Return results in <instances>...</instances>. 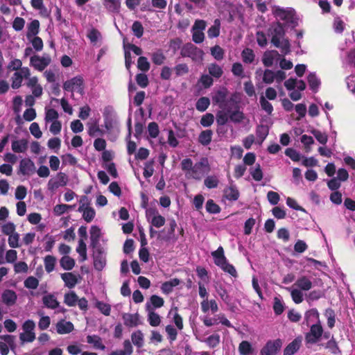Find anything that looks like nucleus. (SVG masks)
Returning a JSON list of instances; mask_svg holds the SVG:
<instances>
[{
  "instance_id": "f257e3e1",
  "label": "nucleus",
  "mask_w": 355,
  "mask_h": 355,
  "mask_svg": "<svg viewBox=\"0 0 355 355\" xmlns=\"http://www.w3.org/2000/svg\"><path fill=\"white\" fill-rule=\"evenodd\" d=\"M268 35L271 36V43L276 48L281 49V52L287 55L291 52V44L288 38H285L286 31L284 24L280 21L273 23L268 29Z\"/></svg>"
},
{
  "instance_id": "f03ea898",
  "label": "nucleus",
  "mask_w": 355,
  "mask_h": 355,
  "mask_svg": "<svg viewBox=\"0 0 355 355\" xmlns=\"http://www.w3.org/2000/svg\"><path fill=\"white\" fill-rule=\"evenodd\" d=\"M63 89L67 92H71V97L73 96V92L76 91L80 95H83L84 91V80L81 76H75L63 83Z\"/></svg>"
},
{
  "instance_id": "7ed1b4c3",
  "label": "nucleus",
  "mask_w": 355,
  "mask_h": 355,
  "mask_svg": "<svg viewBox=\"0 0 355 355\" xmlns=\"http://www.w3.org/2000/svg\"><path fill=\"white\" fill-rule=\"evenodd\" d=\"M273 15L276 18L284 21L286 23L293 24L294 16L295 15V10L291 8H283L279 6L275 7Z\"/></svg>"
},
{
  "instance_id": "20e7f679",
  "label": "nucleus",
  "mask_w": 355,
  "mask_h": 355,
  "mask_svg": "<svg viewBox=\"0 0 355 355\" xmlns=\"http://www.w3.org/2000/svg\"><path fill=\"white\" fill-rule=\"evenodd\" d=\"M323 333L322 327L320 323L313 324L310 331L305 335V341L309 344L316 343L321 338Z\"/></svg>"
},
{
  "instance_id": "39448f33",
  "label": "nucleus",
  "mask_w": 355,
  "mask_h": 355,
  "mask_svg": "<svg viewBox=\"0 0 355 355\" xmlns=\"http://www.w3.org/2000/svg\"><path fill=\"white\" fill-rule=\"evenodd\" d=\"M203 51L191 43L185 44L181 49L180 55L182 58H191L193 60L197 56H201Z\"/></svg>"
},
{
  "instance_id": "423d86ee",
  "label": "nucleus",
  "mask_w": 355,
  "mask_h": 355,
  "mask_svg": "<svg viewBox=\"0 0 355 355\" xmlns=\"http://www.w3.org/2000/svg\"><path fill=\"white\" fill-rule=\"evenodd\" d=\"M93 251V259H94V266L96 270L101 271L103 269L106 264V259L103 254V248H92Z\"/></svg>"
},
{
  "instance_id": "0eeeda50",
  "label": "nucleus",
  "mask_w": 355,
  "mask_h": 355,
  "mask_svg": "<svg viewBox=\"0 0 355 355\" xmlns=\"http://www.w3.org/2000/svg\"><path fill=\"white\" fill-rule=\"evenodd\" d=\"M241 94L234 92L229 99L226 100L225 105H221V109L227 112H230L232 110L239 109V104L241 103Z\"/></svg>"
},
{
  "instance_id": "6e6552de",
  "label": "nucleus",
  "mask_w": 355,
  "mask_h": 355,
  "mask_svg": "<svg viewBox=\"0 0 355 355\" xmlns=\"http://www.w3.org/2000/svg\"><path fill=\"white\" fill-rule=\"evenodd\" d=\"M209 167L208 159L207 158H202L200 162H196L191 171V177L197 180H200L202 178V175L204 173L203 168Z\"/></svg>"
},
{
  "instance_id": "1a4fd4ad",
  "label": "nucleus",
  "mask_w": 355,
  "mask_h": 355,
  "mask_svg": "<svg viewBox=\"0 0 355 355\" xmlns=\"http://www.w3.org/2000/svg\"><path fill=\"white\" fill-rule=\"evenodd\" d=\"M35 171L34 162L29 158H24L21 159L19 166L18 174L23 175H31Z\"/></svg>"
},
{
  "instance_id": "9d476101",
  "label": "nucleus",
  "mask_w": 355,
  "mask_h": 355,
  "mask_svg": "<svg viewBox=\"0 0 355 355\" xmlns=\"http://www.w3.org/2000/svg\"><path fill=\"white\" fill-rule=\"evenodd\" d=\"M50 62L49 57H40L37 55H34L30 59V64L40 71H43Z\"/></svg>"
},
{
  "instance_id": "9b49d317",
  "label": "nucleus",
  "mask_w": 355,
  "mask_h": 355,
  "mask_svg": "<svg viewBox=\"0 0 355 355\" xmlns=\"http://www.w3.org/2000/svg\"><path fill=\"white\" fill-rule=\"evenodd\" d=\"M282 347V340L268 341L261 350V355H275Z\"/></svg>"
},
{
  "instance_id": "f8f14e48",
  "label": "nucleus",
  "mask_w": 355,
  "mask_h": 355,
  "mask_svg": "<svg viewBox=\"0 0 355 355\" xmlns=\"http://www.w3.org/2000/svg\"><path fill=\"white\" fill-rule=\"evenodd\" d=\"M16 293L10 289L5 290L1 295L2 302L8 306L14 305L17 301Z\"/></svg>"
},
{
  "instance_id": "ddd939ff",
  "label": "nucleus",
  "mask_w": 355,
  "mask_h": 355,
  "mask_svg": "<svg viewBox=\"0 0 355 355\" xmlns=\"http://www.w3.org/2000/svg\"><path fill=\"white\" fill-rule=\"evenodd\" d=\"M146 309L148 312V321L150 326L157 327L161 323V318L159 314L152 311L151 306L148 304H146Z\"/></svg>"
},
{
  "instance_id": "4468645a",
  "label": "nucleus",
  "mask_w": 355,
  "mask_h": 355,
  "mask_svg": "<svg viewBox=\"0 0 355 355\" xmlns=\"http://www.w3.org/2000/svg\"><path fill=\"white\" fill-rule=\"evenodd\" d=\"M101 238V230L98 227L94 225L92 226L90 229V246L92 248H98L101 247V244L99 243Z\"/></svg>"
},
{
  "instance_id": "2eb2a0df",
  "label": "nucleus",
  "mask_w": 355,
  "mask_h": 355,
  "mask_svg": "<svg viewBox=\"0 0 355 355\" xmlns=\"http://www.w3.org/2000/svg\"><path fill=\"white\" fill-rule=\"evenodd\" d=\"M302 344V338L297 337L290 343L284 349V355H293L300 349Z\"/></svg>"
},
{
  "instance_id": "dca6fc26",
  "label": "nucleus",
  "mask_w": 355,
  "mask_h": 355,
  "mask_svg": "<svg viewBox=\"0 0 355 355\" xmlns=\"http://www.w3.org/2000/svg\"><path fill=\"white\" fill-rule=\"evenodd\" d=\"M61 278L64 282L65 286L73 288L78 283V277L72 272H64L61 275Z\"/></svg>"
},
{
  "instance_id": "f3484780",
  "label": "nucleus",
  "mask_w": 355,
  "mask_h": 355,
  "mask_svg": "<svg viewBox=\"0 0 355 355\" xmlns=\"http://www.w3.org/2000/svg\"><path fill=\"white\" fill-rule=\"evenodd\" d=\"M87 127V133L92 137L98 136L102 137L105 134L104 130L100 128L98 122L96 120L92 123H88Z\"/></svg>"
},
{
  "instance_id": "a211bd4d",
  "label": "nucleus",
  "mask_w": 355,
  "mask_h": 355,
  "mask_svg": "<svg viewBox=\"0 0 355 355\" xmlns=\"http://www.w3.org/2000/svg\"><path fill=\"white\" fill-rule=\"evenodd\" d=\"M56 330L59 334H69L73 330V324L71 322L61 320L57 323Z\"/></svg>"
},
{
  "instance_id": "6ab92c4d",
  "label": "nucleus",
  "mask_w": 355,
  "mask_h": 355,
  "mask_svg": "<svg viewBox=\"0 0 355 355\" xmlns=\"http://www.w3.org/2000/svg\"><path fill=\"white\" fill-rule=\"evenodd\" d=\"M239 196L240 193L235 185H230L224 189V197L230 201H236Z\"/></svg>"
},
{
  "instance_id": "aec40b11",
  "label": "nucleus",
  "mask_w": 355,
  "mask_h": 355,
  "mask_svg": "<svg viewBox=\"0 0 355 355\" xmlns=\"http://www.w3.org/2000/svg\"><path fill=\"white\" fill-rule=\"evenodd\" d=\"M295 286H296L300 291H309L313 286L312 282L310 279L306 276H301L299 277L295 283Z\"/></svg>"
},
{
  "instance_id": "412c9836",
  "label": "nucleus",
  "mask_w": 355,
  "mask_h": 355,
  "mask_svg": "<svg viewBox=\"0 0 355 355\" xmlns=\"http://www.w3.org/2000/svg\"><path fill=\"white\" fill-rule=\"evenodd\" d=\"M123 319L126 327H133L139 324V316L138 313H125L123 315Z\"/></svg>"
},
{
  "instance_id": "4be33fe9",
  "label": "nucleus",
  "mask_w": 355,
  "mask_h": 355,
  "mask_svg": "<svg viewBox=\"0 0 355 355\" xmlns=\"http://www.w3.org/2000/svg\"><path fill=\"white\" fill-rule=\"evenodd\" d=\"M11 148L14 153H24L28 148V141L25 139L15 140L12 142Z\"/></svg>"
},
{
  "instance_id": "5701e85b",
  "label": "nucleus",
  "mask_w": 355,
  "mask_h": 355,
  "mask_svg": "<svg viewBox=\"0 0 355 355\" xmlns=\"http://www.w3.org/2000/svg\"><path fill=\"white\" fill-rule=\"evenodd\" d=\"M212 136H213V131L211 130H202L199 134L198 139V142L201 145H202L204 146H207L211 143Z\"/></svg>"
},
{
  "instance_id": "b1692460",
  "label": "nucleus",
  "mask_w": 355,
  "mask_h": 355,
  "mask_svg": "<svg viewBox=\"0 0 355 355\" xmlns=\"http://www.w3.org/2000/svg\"><path fill=\"white\" fill-rule=\"evenodd\" d=\"M44 305L51 309H55L58 307L59 302L53 294H48L42 297Z\"/></svg>"
},
{
  "instance_id": "393cba45",
  "label": "nucleus",
  "mask_w": 355,
  "mask_h": 355,
  "mask_svg": "<svg viewBox=\"0 0 355 355\" xmlns=\"http://www.w3.org/2000/svg\"><path fill=\"white\" fill-rule=\"evenodd\" d=\"M103 5L109 12L118 13L120 10L121 0H103Z\"/></svg>"
},
{
  "instance_id": "a878e982",
  "label": "nucleus",
  "mask_w": 355,
  "mask_h": 355,
  "mask_svg": "<svg viewBox=\"0 0 355 355\" xmlns=\"http://www.w3.org/2000/svg\"><path fill=\"white\" fill-rule=\"evenodd\" d=\"M87 342L92 344L96 349L105 350V346L102 343L101 338L98 335H89L87 336Z\"/></svg>"
},
{
  "instance_id": "bb28decb",
  "label": "nucleus",
  "mask_w": 355,
  "mask_h": 355,
  "mask_svg": "<svg viewBox=\"0 0 355 355\" xmlns=\"http://www.w3.org/2000/svg\"><path fill=\"white\" fill-rule=\"evenodd\" d=\"M325 349H328V351L334 354V355H339L341 354V350L338 345V343L335 340V338L332 336L331 338L324 345Z\"/></svg>"
},
{
  "instance_id": "cd10ccee",
  "label": "nucleus",
  "mask_w": 355,
  "mask_h": 355,
  "mask_svg": "<svg viewBox=\"0 0 355 355\" xmlns=\"http://www.w3.org/2000/svg\"><path fill=\"white\" fill-rule=\"evenodd\" d=\"M227 95V89L226 88H223V89L217 91L215 96L213 97V101L217 104H218L220 108H221L222 105H225L226 101V98Z\"/></svg>"
},
{
  "instance_id": "c85d7f7f",
  "label": "nucleus",
  "mask_w": 355,
  "mask_h": 355,
  "mask_svg": "<svg viewBox=\"0 0 355 355\" xmlns=\"http://www.w3.org/2000/svg\"><path fill=\"white\" fill-rule=\"evenodd\" d=\"M211 256L214 259V263L218 266V265H221L222 262L227 260L224 254V250L222 246H219L218 249L211 252Z\"/></svg>"
},
{
  "instance_id": "c756f323",
  "label": "nucleus",
  "mask_w": 355,
  "mask_h": 355,
  "mask_svg": "<svg viewBox=\"0 0 355 355\" xmlns=\"http://www.w3.org/2000/svg\"><path fill=\"white\" fill-rule=\"evenodd\" d=\"M40 22L37 19L33 20L28 26L26 37L28 39L35 36L39 33Z\"/></svg>"
},
{
  "instance_id": "7c9ffc66",
  "label": "nucleus",
  "mask_w": 355,
  "mask_h": 355,
  "mask_svg": "<svg viewBox=\"0 0 355 355\" xmlns=\"http://www.w3.org/2000/svg\"><path fill=\"white\" fill-rule=\"evenodd\" d=\"M306 324L309 325L310 322H319V313L316 309H311L307 311L304 316Z\"/></svg>"
},
{
  "instance_id": "2f4dec72",
  "label": "nucleus",
  "mask_w": 355,
  "mask_h": 355,
  "mask_svg": "<svg viewBox=\"0 0 355 355\" xmlns=\"http://www.w3.org/2000/svg\"><path fill=\"white\" fill-rule=\"evenodd\" d=\"M241 58L244 63L251 64L254 60L255 55L252 49L245 48L241 52Z\"/></svg>"
},
{
  "instance_id": "473e14b6",
  "label": "nucleus",
  "mask_w": 355,
  "mask_h": 355,
  "mask_svg": "<svg viewBox=\"0 0 355 355\" xmlns=\"http://www.w3.org/2000/svg\"><path fill=\"white\" fill-rule=\"evenodd\" d=\"M307 81L310 89L316 92L320 85V81L314 73H310L307 76Z\"/></svg>"
},
{
  "instance_id": "72a5a7b5",
  "label": "nucleus",
  "mask_w": 355,
  "mask_h": 355,
  "mask_svg": "<svg viewBox=\"0 0 355 355\" xmlns=\"http://www.w3.org/2000/svg\"><path fill=\"white\" fill-rule=\"evenodd\" d=\"M220 21L218 19L214 20L213 26L209 28L207 35L209 38L217 37L220 35Z\"/></svg>"
},
{
  "instance_id": "f704fd0d",
  "label": "nucleus",
  "mask_w": 355,
  "mask_h": 355,
  "mask_svg": "<svg viewBox=\"0 0 355 355\" xmlns=\"http://www.w3.org/2000/svg\"><path fill=\"white\" fill-rule=\"evenodd\" d=\"M269 133V128L266 125H259L256 128L257 137L260 139V143H262L267 137Z\"/></svg>"
},
{
  "instance_id": "c9c22d12",
  "label": "nucleus",
  "mask_w": 355,
  "mask_h": 355,
  "mask_svg": "<svg viewBox=\"0 0 355 355\" xmlns=\"http://www.w3.org/2000/svg\"><path fill=\"white\" fill-rule=\"evenodd\" d=\"M78 295L74 291H70L65 293L64 297V302L69 306H74L78 302Z\"/></svg>"
},
{
  "instance_id": "e433bc0d",
  "label": "nucleus",
  "mask_w": 355,
  "mask_h": 355,
  "mask_svg": "<svg viewBox=\"0 0 355 355\" xmlns=\"http://www.w3.org/2000/svg\"><path fill=\"white\" fill-rule=\"evenodd\" d=\"M152 308V311H154L155 309L161 308L164 306V299L158 296L157 295H153L150 297V302H148Z\"/></svg>"
},
{
  "instance_id": "4c0bfd02",
  "label": "nucleus",
  "mask_w": 355,
  "mask_h": 355,
  "mask_svg": "<svg viewBox=\"0 0 355 355\" xmlns=\"http://www.w3.org/2000/svg\"><path fill=\"white\" fill-rule=\"evenodd\" d=\"M239 351L241 355H250L253 353V348L250 342L243 340L239 344Z\"/></svg>"
},
{
  "instance_id": "58836bf2",
  "label": "nucleus",
  "mask_w": 355,
  "mask_h": 355,
  "mask_svg": "<svg viewBox=\"0 0 355 355\" xmlns=\"http://www.w3.org/2000/svg\"><path fill=\"white\" fill-rule=\"evenodd\" d=\"M60 263L61 267L66 270H72L75 266V260L69 256L62 257Z\"/></svg>"
},
{
  "instance_id": "ea45409f",
  "label": "nucleus",
  "mask_w": 355,
  "mask_h": 355,
  "mask_svg": "<svg viewBox=\"0 0 355 355\" xmlns=\"http://www.w3.org/2000/svg\"><path fill=\"white\" fill-rule=\"evenodd\" d=\"M45 270L47 272H51L55 269L56 259L52 255H46L44 259Z\"/></svg>"
},
{
  "instance_id": "a19ab883",
  "label": "nucleus",
  "mask_w": 355,
  "mask_h": 355,
  "mask_svg": "<svg viewBox=\"0 0 355 355\" xmlns=\"http://www.w3.org/2000/svg\"><path fill=\"white\" fill-rule=\"evenodd\" d=\"M229 114L230 119L234 123H241L245 118V115L242 111L239 109H234V110H231L230 112H227Z\"/></svg>"
},
{
  "instance_id": "79ce46f5",
  "label": "nucleus",
  "mask_w": 355,
  "mask_h": 355,
  "mask_svg": "<svg viewBox=\"0 0 355 355\" xmlns=\"http://www.w3.org/2000/svg\"><path fill=\"white\" fill-rule=\"evenodd\" d=\"M218 266L220 267L224 272H227L234 277H236L238 276L236 268L232 264L230 263L227 260L222 262V264L218 265Z\"/></svg>"
},
{
  "instance_id": "37998d69",
  "label": "nucleus",
  "mask_w": 355,
  "mask_h": 355,
  "mask_svg": "<svg viewBox=\"0 0 355 355\" xmlns=\"http://www.w3.org/2000/svg\"><path fill=\"white\" fill-rule=\"evenodd\" d=\"M210 105V100L208 97H200L196 103V108L199 112H205Z\"/></svg>"
},
{
  "instance_id": "c03bdc74",
  "label": "nucleus",
  "mask_w": 355,
  "mask_h": 355,
  "mask_svg": "<svg viewBox=\"0 0 355 355\" xmlns=\"http://www.w3.org/2000/svg\"><path fill=\"white\" fill-rule=\"evenodd\" d=\"M132 341L137 347H141L144 345V335L140 330L132 334Z\"/></svg>"
},
{
  "instance_id": "a18cd8bd",
  "label": "nucleus",
  "mask_w": 355,
  "mask_h": 355,
  "mask_svg": "<svg viewBox=\"0 0 355 355\" xmlns=\"http://www.w3.org/2000/svg\"><path fill=\"white\" fill-rule=\"evenodd\" d=\"M209 73L211 76H214L216 78H220L223 74L222 68L218 65L217 64L212 63L208 67Z\"/></svg>"
},
{
  "instance_id": "49530a36",
  "label": "nucleus",
  "mask_w": 355,
  "mask_h": 355,
  "mask_svg": "<svg viewBox=\"0 0 355 355\" xmlns=\"http://www.w3.org/2000/svg\"><path fill=\"white\" fill-rule=\"evenodd\" d=\"M206 210L209 214H218L220 212V207L212 199H209L206 202Z\"/></svg>"
},
{
  "instance_id": "de8ad7c7",
  "label": "nucleus",
  "mask_w": 355,
  "mask_h": 355,
  "mask_svg": "<svg viewBox=\"0 0 355 355\" xmlns=\"http://www.w3.org/2000/svg\"><path fill=\"white\" fill-rule=\"evenodd\" d=\"M11 87L13 89H19L21 86L23 81L21 73H19V71L15 72L11 78Z\"/></svg>"
},
{
  "instance_id": "09e8293b",
  "label": "nucleus",
  "mask_w": 355,
  "mask_h": 355,
  "mask_svg": "<svg viewBox=\"0 0 355 355\" xmlns=\"http://www.w3.org/2000/svg\"><path fill=\"white\" fill-rule=\"evenodd\" d=\"M135 80L141 88H146L149 84L148 78L144 73H137L135 76Z\"/></svg>"
},
{
  "instance_id": "8fccbe9b",
  "label": "nucleus",
  "mask_w": 355,
  "mask_h": 355,
  "mask_svg": "<svg viewBox=\"0 0 355 355\" xmlns=\"http://www.w3.org/2000/svg\"><path fill=\"white\" fill-rule=\"evenodd\" d=\"M211 54L216 60H221L224 58L225 51L219 45H215L211 48Z\"/></svg>"
},
{
  "instance_id": "3c124183",
  "label": "nucleus",
  "mask_w": 355,
  "mask_h": 355,
  "mask_svg": "<svg viewBox=\"0 0 355 355\" xmlns=\"http://www.w3.org/2000/svg\"><path fill=\"white\" fill-rule=\"evenodd\" d=\"M150 64L147 58L140 56L137 60V68L141 71L146 72L150 69Z\"/></svg>"
},
{
  "instance_id": "603ef678",
  "label": "nucleus",
  "mask_w": 355,
  "mask_h": 355,
  "mask_svg": "<svg viewBox=\"0 0 355 355\" xmlns=\"http://www.w3.org/2000/svg\"><path fill=\"white\" fill-rule=\"evenodd\" d=\"M132 31L134 35L137 38H141L142 37V35H144V29L142 24L140 21H135L132 24Z\"/></svg>"
},
{
  "instance_id": "864d4df0",
  "label": "nucleus",
  "mask_w": 355,
  "mask_h": 355,
  "mask_svg": "<svg viewBox=\"0 0 355 355\" xmlns=\"http://www.w3.org/2000/svg\"><path fill=\"white\" fill-rule=\"evenodd\" d=\"M152 61L156 65H161L164 62L166 57L161 50H159L152 54Z\"/></svg>"
},
{
  "instance_id": "5fc2aeb1",
  "label": "nucleus",
  "mask_w": 355,
  "mask_h": 355,
  "mask_svg": "<svg viewBox=\"0 0 355 355\" xmlns=\"http://www.w3.org/2000/svg\"><path fill=\"white\" fill-rule=\"evenodd\" d=\"M169 226H170V228L168 231V235L163 236L162 238V240L166 241H168L171 239L174 238L175 228L177 227L176 221L174 219L171 220L169 222Z\"/></svg>"
},
{
  "instance_id": "6e6d98bb",
  "label": "nucleus",
  "mask_w": 355,
  "mask_h": 355,
  "mask_svg": "<svg viewBox=\"0 0 355 355\" xmlns=\"http://www.w3.org/2000/svg\"><path fill=\"white\" fill-rule=\"evenodd\" d=\"M311 133L319 143L322 144H327L328 140V136L326 133L322 132L320 130L316 129L311 130Z\"/></svg>"
},
{
  "instance_id": "4d7b16f0",
  "label": "nucleus",
  "mask_w": 355,
  "mask_h": 355,
  "mask_svg": "<svg viewBox=\"0 0 355 355\" xmlns=\"http://www.w3.org/2000/svg\"><path fill=\"white\" fill-rule=\"evenodd\" d=\"M205 342L211 348H214L220 343V336L218 334H212L209 336Z\"/></svg>"
},
{
  "instance_id": "13d9d810",
  "label": "nucleus",
  "mask_w": 355,
  "mask_h": 355,
  "mask_svg": "<svg viewBox=\"0 0 355 355\" xmlns=\"http://www.w3.org/2000/svg\"><path fill=\"white\" fill-rule=\"evenodd\" d=\"M214 121V114L211 113H207L201 117L200 124L203 127L211 126Z\"/></svg>"
},
{
  "instance_id": "bf43d9fd",
  "label": "nucleus",
  "mask_w": 355,
  "mask_h": 355,
  "mask_svg": "<svg viewBox=\"0 0 355 355\" xmlns=\"http://www.w3.org/2000/svg\"><path fill=\"white\" fill-rule=\"evenodd\" d=\"M96 216V211L94 208L87 207L85 211L83 214V218L87 223H90L93 220Z\"/></svg>"
},
{
  "instance_id": "052dcab7",
  "label": "nucleus",
  "mask_w": 355,
  "mask_h": 355,
  "mask_svg": "<svg viewBox=\"0 0 355 355\" xmlns=\"http://www.w3.org/2000/svg\"><path fill=\"white\" fill-rule=\"evenodd\" d=\"M285 155L293 162H299L301 159V155L295 149L288 148L285 150Z\"/></svg>"
},
{
  "instance_id": "680f3d73",
  "label": "nucleus",
  "mask_w": 355,
  "mask_h": 355,
  "mask_svg": "<svg viewBox=\"0 0 355 355\" xmlns=\"http://www.w3.org/2000/svg\"><path fill=\"white\" fill-rule=\"evenodd\" d=\"M148 132L150 137L156 138L159 133V125L156 122H150L148 125Z\"/></svg>"
},
{
  "instance_id": "e2e57ef3",
  "label": "nucleus",
  "mask_w": 355,
  "mask_h": 355,
  "mask_svg": "<svg viewBox=\"0 0 355 355\" xmlns=\"http://www.w3.org/2000/svg\"><path fill=\"white\" fill-rule=\"evenodd\" d=\"M19 339L22 343H32L35 339V332L24 331L19 334Z\"/></svg>"
},
{
  "instance_id": "0e129e2a",
  "label": "nucleus",
  "mask_w": 355,
  "mask_h": 355,
  "mask_svg": "<svg viewBox=\"0 0 355 355\" xmlns=\"http://www.w3.org/2000/svg\"><path fill=\"white\" fill-rule=\"evenodd\" d=\"M229 114L227 112L219 111L216 114V123L218 125H223L228 121Z\"/></svg>"
},
{
  "instance_id": "69168bd1",
  "label": "nucleus",
  "mask_w": 355,
  "mask_h": 355,
  "mask_svg": "<svg viewBox=\"0 0 355 355\" xmlns=\"http://www.w3.org/2000/svg\"><path fill=\"white\" fill-rule=\"evenodd\" d=\"M39 285L38 279L33 276H30L24 281V286L28 289H35Z\"/></svg>"
},
{
  "instance_id": "338daca9",
  "label": "nucleus",
  "mask_w": 355,
  "mask_h": 355,
  "mask_svg": "<svg viewBox=\"0 0 355 355\" xmlns=\"http://www.w3.org/2000/svg\"><path fill=\"white\" fill-rule=\"evenodd\" d=\"M259 102L261 108L266 111L268 114H271L273 112V107L272 104L268 102L263 96H261L259 98Z\"/></svg>"
},
{
  "instance_id": "774afa93",
  "label": "nucleus",
  "mask_w": 355,
  "mask_h": 355,
  "mask_svg": "<svg viewBox=\"0 0 355 355\" xmlns=\"http://www.w3.org/2000/svg\"><path fill=\"white\" fill-rule=\"evenodd\" d=\"M218 182V178L215 176H207L204 180V184L208 189L216 188Z\"/></svg>"
}]
</instances>
